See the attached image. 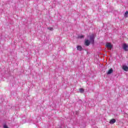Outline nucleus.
Segmentation results:
<instances>
[{"label": "nucleus", "instance_id": "1", "mask_svg": "<svg viewBox=\"0 0 128 128\" xmlns=\"http://www.w3.org/2000/svg\"><path fill=\"white\" fill-rule=\"evenodd\" d=\"M90 44H94V34L90 36Z\"/></svg>", "mask_w": 128, "mask_h": 128}, {"label": "nucleus", "instance_id": "2", "mask_svg": "<svg viewBox=\"0 0 128 128\" xmlns=\"http://www.w3.org/2000/svg\"><path fill=\"white\" fill-rule=\"evenodd\" d=\"M84 44L86 46H88L90 44V41L86 39L84 40Z\"/></svg>", "mask_w": 128, "mask_h": 128}, {"label": "nucleus", "instance_id": "3", "mask_svg": "<svg viewBox=\"0 0 128 128\" xmlns=\"http://www.w3.org/2000/svg\"><path fill=\"white\" fill-rule=\"evenodd\" d=\"M123 48L125 52H128V46L126 44H123Z\"/></svg>", "mask_w": 128, "mask_h": 128}, {"label": "nucleus", "instance_id": "4", "mask_svg": "<svg viewBox=\"0 0 128 128\" xmlns=\"http://www.w3.org/2000/svg\"><path fill=\"white\" fill-rule=\"evenodd\" d=\"M106 46L110 50H112V45L110 43H107L106 44Z\"/></svg>", "mask_w": 128, "mask_h": 128}, {"label": "nucleus", "instance_id": "5", "mask_svg": "<svg viewBox=\"0 0 128 128\" xmlns=\"http://www.w3.org/2000/svg\"><path fill=\"white\" fill-rule=\"evenodd\" d=\"M114 72V70H112V68H110L108 72H106L107 74H112Z\"/></svg>", "mask_w": 128, "mask_h": 128}, {"label": "nucleus", "instance_id": "6", "mask_svg": "<svg viewBox=\"0 0 128 128\" xmlns=\"http://www.w3.org/2000/svg\"><path fill=\"white\" fill-rule=\"evenodd\" d=\"M122 70L125 72H128V66H123L122 67Z\"/></svg>", "mask_w": 128, "mask_h": 128}, {"label": "nucleus", "instance_id": "7", "mask_svg": "<svg viewBox=\"0 0 128 128\" xmlns=\"http://www.w3.org/2000/svg\"><path fill=\"white\" fill-rule=\"evenodd\" d=\"M114 122H116V119L114 118L112 119L110 122V124H114Z\"/></svg>", "mask_w": 128, "mask_h": 128}, {"label": "nucleus", "instance_id": "8", "mask_svg": "<svg viewBox=\"0 0 128 128\" xmlns=\"http://www.w3.org/2000/svg\"><path fill=\"white\" fill-rule=\"evenodd\" d=\"M77 50H82V48L80 46H77Z\"/></svg>", "mask_w": 128, "mask_h": 128}, {"label": "nucleus", "instance_id": "9", "mask_svg": "<svg viewBox=\"0 0 128 128\" xmlns=\"http://www.w3.org/2000/svg\"><path fill=\"white\" fill-rule=\"evenodd\" d=\"M80 92H81V94L84 93V88H80Z\"/></svg>", "mask_w": 128, "mask_h": 128}, {"label": "nucleus", "instance_id": "10", "mask_svg": "<svg viewBox=\"0 0 128 128\" xmlns=\"http://www.w3.org/2000/svg\"><path fill=\"white\" fill-rule=\"evenodd\" d=\"M128 11H126L124 14V18H128Z\"/></svg>", "mask_w": 128, "mask_h": 128}, {"label": "nucleus", "instance_id": "11", "mask_svg": "<svg viewBox=\"0 0 128 128\" xmlns=\"http://www.w3.org/2000/svg\"><path fill=\"white\" fill-rule=\"evenodd\" d=\"M48 30H50V31H52V30H54V28H52V27H48Z\"/></svg>", "mask_w": 128, "mask_h": 128}, {"label": "nucleus", "instance_id": "12", "mask_svg": "<svg viewBox=\"0 0 128 128\" xmlns=\"http://www.w3.org/2000/svg\"><path fill=\"white\" fill-rule=\"evenodd\" d=\"M78 38H84V36L81 35L80 36H78Z\"/></svg>", "mask_w": 128, "mask_h": 128}, {"label": "nucleus", "instance_id": "13", "mask_svg": "<svg viewBox=\"0 0 128 128\" xmlns=\"http://www.w3.org/2000/svg\"><path fill=\"white\" fill-rule=\"evenodd\" d=\"M4 128H8V127L6 125H4Z\"/></svg>", "mask_w": 128, "mask_h": 128}]
</instances>
